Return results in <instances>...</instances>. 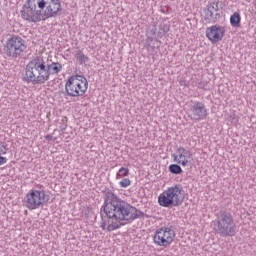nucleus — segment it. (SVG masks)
I'll return each mask as SVG.
<instances>
[{"mask_svg": "<svg viewBox=\"0 0 256 256\" xmlns=\"http://www.w3.org/2000/svg\"><path fill=\"white\" fill-rule=\"evenodd\" d=\"M103 211L106 216L102 217L100 229H102V231H107L108 233L121 229L123 225L135 221V219L139 217L137 208L118 200L117 198H113L106 202Z\"/></svg>", "mask_w": 256, "mask_h": 256, "instance_id": "1", "label": "nucleus"}, {"mask_svg": "<svg viewBox=\"0 0 256 256\" xmlns=\"http://www.w3.org/2000/svg\"><path fill=\"white\" fill-rule=\"evenodd\" d=\"M63 66L59 63H47V60L42 56L33 58L25 69L23 76L26 83H33V85H43L51 75H57Z\"/></svg>", "mask_w": 256, "mask_h": 256, "instance_id": "2", "label": "nucleus"}, {"mask_svg": "<svg viewBox=\"0 0 256 256\" xmlns=\"http://www.w3.org/2000/svg\"><path fill=\"white\" fill-rule=\"evenodd\" d=\"M185 189L179 184H175L167 187L160 195L158 196V205L160 207H179L183 205L185 201Z\"/></svg>", "mask_w": 256, "mask_h": 256, "instance_id": "3", "label": "nucleus"}, {"mask_svg": "<svg viewBox=\"0 0 256 256\" xmlns=\"http://www.w3.org/2000/svg\"><path fill=\"white\" fill-rule=\"evenodd\" d=\"M65 91L68 97H85L89 90V81L80 74H74L65 80Z\"/></svg>", "mask_w": 256, "mask_h": 256, "instance_id": "4", "label": "nucleus"}, {"mask_svg": "<svg viewBox=\"0 0 256 256\" xmlns=\"http://www.w3.org/2000/svg\"><path fill=\"white\" fill-rule=\"evenodd\" d=\"M4 51L7 57L17 59V57L22 56L24 51H27V43L21 36L12 35L6 40V44L4 45Z\"/></svg>", "mask_w": 256, "mask_h": 256, "instance_id": "5", "label": "nucleus"}, {"mask_svg": "<svg viewBox=\"0 0 256 256\" xmlns=\"http://www.w3.org/2000/svg\"><path fill=\"white\" fill-rule=\"evenodd\" d=\"M49 202V195L44 190L31 189L24 197V205L26 209L35 211L42 205Z\"/></svg>", "mask_w": 256, "mask_h": 256, "instance_id": "6", "label": "nucleus"}, {"mask_svg": "<svg viewBox=\"0 0 256 256\" xmlns=\"http://www.w3.org/2000/svg\"><path fill=\"white\" fill-rule=\"evenodd\" d=\"M175 230L170 227L162 226L157 228L152 236L153 243L156 247H171L175 242Z\"/></svg>", "mask_w": 256, "mask_h": 256, "instance_id": "7", "label": "nucleus"}, {"mask_svg": "<svg viewBox=\"0 0 256 256\" xmlns=\"http://www.w3.org/2000/svg\"><path fill=\"white\" fill-rule=\"evenodd\" d=\"M39 7V0H28L21 11V17L28 23H39L45 19L43 10L37 9Z\"/></svg>", "mask_w": 256, "mask_h": 256, "instance_id": "8", "label": "nucleus"}, {"mask_svg": "<svg viewBox=\"0 0 256 256\" xmlns=\"http://www.w3.org/2000/svg\"><path fill=\"white\" fill-rule=\"evenodd\" d=\"M38 9L42 10L43 21L54 19L63 10L61 8V0H38Z\"/></svg>", "mask_w": 256, "mask_h": 256, "instance_id": "9", "label": "nucleus"}, {"mask_svg": "<svg viewBox=\"0 0 256 256\" xmlns=\"http://www.w3.org/2000/svg\"><path fill=\"white\" fill-rule=\"evenodd\" d=\"M234 223L233 216L227 212H223L218 218V231L225 237H233L235 235Z\"/></svg>", "mask_w": 256, "mask_h": 256, "instance_id": "10", "label": "nucleus"}, {"mask_svg": "<svg viewBox=\"0 0 256 256\" xmlns=\"http://www.w3.org/2000/svg\"><path fill=\"white\" fill-rule=\"evenodd\" d=\"M174 163L182 167H189L193 163V153L183 147L178 148L172 155Z\"/></svg>", "mask_w": 256, "mask_h": 256, "instance_id": "11", "label": "nucleus"}, {"mask_svg": "<svg viewBox=\"0 0 256 256\" xmlns=\"http://www.w3.org/2000/svg\"><path fill=\"white\" fill-rule=\"evenodd\" d=\"M226 31L225 26L215 24L206 29V37L212 44L219 43L223 41Z\"/></svg>", "mask_w": 256, "mask_h": 256, "instance_id": "12", "label": "nucleus"}, {"mask_svg": "<svg viewBox=\"0 0 256 256\" xmlns=\"http://www.w3.org/2000/svg\"><path fill=\"white\" fill-rule=\"evenodd\" d=\"M130 175V170L127 167H121L116 173V181H119L118 185L122 189H127L131 187V179L128 178Z\"/></svg>", "mask_w": 256, "mask_h": 256, "instance_id": "13", "label": "nucleus"}, {"mask_svg": "<svg viewBox=\"0 0 256 256\" xmlns=\"http://www.w3.org/2000/svg\"><path fill=\"white\" fill-rule=\"evenodd\" d=\"M221 18V13H219V6L215 4H210L205 11V19L209 23H217Z\"/></svg>", "mask_w": 256, "mask_h": 256, "instance_id": "14", "label": "nucleus"}, {"mask_svg": "<svg viewBox=\"0 0 256 256\" xmlns=\"http://www.w3.org/2000/svg\"><path fill=\"white\" fill-rule=\"evenodd\" d=\"M191 111L196 119V121H201V119H205L207 117V108H205V104L203 102H196Z\"/></svg>", "mask_w": 256, "mask_h": 256, "instance_id": "15", "label": "nucleus"}, {"mask_svg": "<svg viewBox=\"0 0 256 256\" xmlns=\"http://www.w3.org/2000/svg\"><path fill=\"white\" fill-rule=\"evenodd\" d=\"M9 148L7 147V145L1 143L0 144V167L3 165H7V162L9 161V159H7V157H5V155L8 153Z\"/></svg>", "mask_w": 256, "mask_h": 256, "instance_id": "16", "label": "nucleus"}, {"mask_svg": "<svg viewBox=\"0 0 256 256\" xmlns=\"http://www.w3.org/2000/svg\"><path fill=\"white\" fill-rule=\"evenodd\" d=\"M230 24L232 27H241V14L234 12L230 17Z\"/></svg>", "mask_w": 256, "mask_h": 256, "instance_id": "17", "label": "nucleus"}, {"mask_svg": "<svg viewBox=\"0 0 256 256\" xmlns=\"http://www.w3.org/2000/svg\"><path fill=\"white\" fill-rule=\"evenodd\" d=\"M168 170L173 174V175H181L183 173V168H181L180 164H171L168 167Z\"/></svg>", "mask_w": 256, "mask_h": 256, "instance_id": "18", "label": "nucleus"}, {"mask_svg": "<svg viewBox=\"0 0 256 256\" xmlns=\"http://www.w3.org/2000/svg\"><path fill=\"white\" fill-rule=\"evenodd\" d=\"M76 59L78 61L83 62L85 59H87V57L85 56V54L82 51H78L75 55Z\"/></svg>", "mask_w": 256, "mask_h": 256, "instance_id": "19", "label": "nucleus"}, {"mask_svg": "<svg viewBox=\"0 0 256 256\" xmlns=\"http://www.w3.org/2000/svg\"><path fill=\"white\" fill-rule=\"evenodd\" d=\"M45 139L47 141H51L53 139V136L51 134H48V135L45 136Z\"/></svg>", "mask_w": 256, "mask_h": 256, "instance_id": "20", "label": "nucleus"}]
</instances>
